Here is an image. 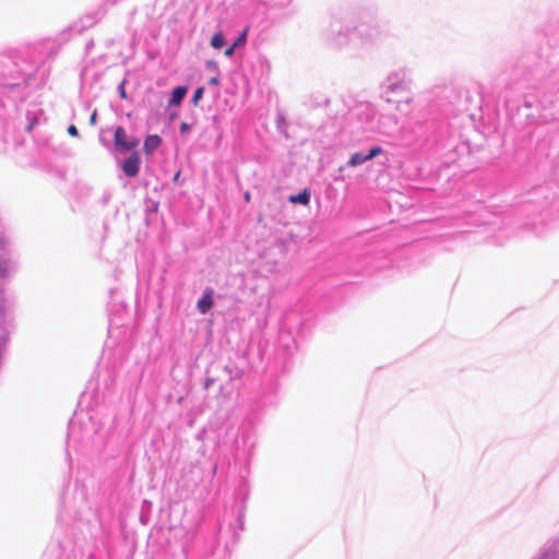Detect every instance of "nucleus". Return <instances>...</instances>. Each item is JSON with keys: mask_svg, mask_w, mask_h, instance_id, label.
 Instances as JSON below:
<instances>
[{"mask_svg": "<svg viewBox=\"0 0 559 559\" xmlns=\"http://www.w3.org/2000/svg\"><path fill=\"white\" fill-rule=\"evenodd\" d=\"M354 16H344L333 19L326 31L325 36L331 45L337 48L352 47L354 36Z\"/></svg>", "mask_w": 559, "mask_h": 559, "instance_id": "f257e3e1", "label": "nucleus"}, {"mask_svg": "<svg viewBox=\"0 0 559 559\" xmlns=\"http://www.w3.org/2000/svg\"><path fill=\"white\" fill-rule=\"evenodd\" d=\"M353 48H368L378 44L382 37L380 27L372 20L354 16Z\"/></svg>", "mask_w": 559, "mask_h": 559, "instance_id": "f03ea898", "label": "nucleus"}, {"mask_svg": "<svg viewBox=\"0 0 559 559\" xmlns=\"http://www.w3.org/2000/svg\"><path fill=\"white\" fill-rule=\"evenodd\" d=\"M140 140L135 136H128L122 127H117L115 130V145L120 152H129L136 147Z\"/></svg>", "mask_w": 559, "mask_h": 559, "instance_id": "7ed1b4c3", "label": "nucleus"}, {"mask_svg": "<svg viewBox=\"0 0 559 559\" xmlns=\"http://www.w3.org/2000/svg\"><path fill=\"white\" fill-rule=\"evenodd\" d=\"M85 418H87L88 421L93 420V417L91 415L85 414L83 412L80 413L79 415H76V419L71 421V424H70V433L71 435H74L78 423L83 425V421ZM97 432H98V427H95L94 424H92L90 427L86 423H84L83 432H82L83 438L90 439V438H92L93 435H95Z\"/></svg>", "mask_w": 559, "mask_h": 559, "instance_id": "20e7f679", "label": "nucleus"}, {"mask_svg": "<svg viewBox=\"0 0 559 559\" xmlns=\"http://www.w3.org/2000/svg\"><path fill=\"white\" fill-rule=\"evenodd\" d=\"M382 151L383 150L380 146H374V147L370 148L367 153H364V152L354 153L348 160V166H350V167L359 166V165L379 156L382 153Z\"/></svg>", "mask_w": 559, "mask_h": 559, "instance_id": "39448f33", "label": "nucleus"}, {"mask_svg": "<svg viewBox=\"0 0 559 559\" xmlns=\"http://www.w3.org/2000/svg\"><path fill=\"white\" fill-rule=\"evenodd\" d=\"M559 537L548 540L539 550L535 559H558Z\"/></svg>", "mask_w": 559, "mask_h": 559, "instance_id": "423d86ee", "label": "nucleus"}, {"mask_svg": "<svg viewBox=\"0 0 559 559\" xmlns=\"http://www.w3.org/2000/svg\"><path fill=\"white\" fill-rule=\"evenodd\" d=\"M141 159L138 153H132L122 163V170L128 177H135L140 171Z\"/></svg>", "mask_w": 559, "mask_h": 559, "instance_id": "0eeeda50", "label": "nucleus"}, {"mask_svg": "<svg viewBox=\"0 0 559 559\" xmlns=\"http://www.w3.org/2000/svg\"><path fill=\"white\" fill-rule=\"evenodd\" d=\"M213 294L214 292L212 288H206L203 292L202 297L199 299L197 304V308L200 313L205 314L211 309V307L213 306Z\"/></svg>", "mask_w": 559, "mask_h": 559, "instance_id": "6e6552de", "label": "nucleus"}, {"mask_svg": "<svg viewBox=\"0 0 559 559\" xmlns=\"http://www.w3.org/2000/svg\"><path fill=\"white\" fill-rule=\"evenodd\" d=\"M16 270V263L9 258H0V278H5Z\"/></svg>", "mask_w": 559, "mask_h": 559, "instance_id": "1a4fd4ad", "label": "nucleus"}, {"mask_svg": "<svg viewBox=\"0 0 559 559\" xmlns=\"http://www.w3.org/2000/svg\"><path fill=\"white\" fill-rule=\"evenodd\" d=\"M44 116V112L40 108H34L32 110H28L26 114V118L28 120V123L26 126V130L31 132L33 128L38 124Z\"/></svg>", "mask_w": 559, "mask_h": 559, "instance_id": "9d476101", "label": "nucleus"}, {"mask_svg": "<svg viewBox=\"0 0 559 559\" xmlns=\"http://www.w3.org/2000/svg\"><path fill=\"white\" fill-rule=\"evenodd\" d=\"M162 144V139L157 134H151L146 136L144 144H143V151L145 154L151 155L156 151V148Z\"/></svg>", "mask_w": 559, "mask_h": 559, "instance_id": "9b49d317", "label": "nucleus"}, {"mask_svg": "<svg viewBox=\"0 0 559 559\" xmlns=\"http://www.w3.org/2000/svg\"><path fill=\"white\" fill-rule=\"evenodd\" d=\"M188 90L186 86H177L171 93V97L168 102V106H178L185 98Z\"/></svg>", "mask_w": 559, "mask_h": 559, "instance_id": "f8f14e48", "label": "nucleus"}, {"mask_svg": "<svg viewBox=\"0 0 559 559\" xmlns=\"http://www.w3.org/2000/svg\"><path fill=\"white\" fill-rule=\"evenodd\" d=\"M311 193L308 189L302 190L298 194H293L288 198L290 203L308 205L310 202Z\"/></svg>", "mask_w": 559, "mask_h": 559, "instance_id": "ddd939ff", "label": "nucleus"}, {"mask_svg": "<svg viewBox=\"0 0 559 559\" xmlns=\"http://www.w3.org/2000/svg\"><path fill=\"white\" fill-rule=\"evenodd\" d=\"M225 45V38L221 32L213 35L211 46L215 49H221Z\"/></svg>", "mask_w": 559, "mask_h": 559, "instance_id": "4468645a", "label": "nucleus"}, {"mask_svg": "<svg viewBox=\"0 0 559 559\" xmlns=\"http://www.w3.org/2000/svg\"><path fill=\"white\" fill-rule=\"evenodd\" d=\"M204 94V87H198L192 96V104L197 105Z\"/></svg>", "mask_w": 559, "mask_h": 559, "instance_id": "2eb2a0df", "label": "nucleus"}, {"mask_svg": "<svg viewBox=\"0 0 559 559\" xmlns=\"http://www.w3.org/2000/svg\"><path fill=\"white\" fill-rule=\"evenodd\" d=\"M246 32H243L236 40L235 43L233 44L234 47H239V46H242L245 45L246 43Z\"/></svg>", "mask_w": 559, "mask_h": 559, "instance_id": "dca6fc26", "label": "nucleus"}, {"mask_svg": "<svg viewBox=\"0 0 559 559\" xmlns=\"http://www.w3.org/2000/svg\"><path fill=\"white\" fill-rule=\"evenodd\" d=\"M68 133L72 136H78L79 135L78 128L73 124L69 126Z\"/></svg>", "mask_w": 559, "mask_h": 559, "instance_id": "f3484780", "label": "nucleus"}, {"mask_svg": "<svg viewBox=\"0 0 559 559\" xmlns=\"http://www.w3.org/2000/svg\"><path fill=\"white\" fill-rule=\"evenodd\" d=\"M8 242L9 241H8L7 237L2 233H0V249L5 248Z\"/></svg>", "mask_w": 559, "mask_h": 559, "instance_id": "a211bd4d", "label": "nucleus"}, {"mask_svg": "<svg viewBox=\"0 0 559 559\" xmlns=\"http://www.w3.org/2000/svg\"><path fill=\"white\" fill-rule=\"evenodd\" d=\"M235 48L233 45L225 50V56L230 58L234 55Z\"/></svg>", "mask_w": 559, "mask_h": 559, "instance_id": "6ab92c4d", "label": "nucleus"}, {"mask_svg": "<svg viewBox=\"0 0 559 559\" xmlns=\"http://www.w3.org/2000/svg\"><path fill=\"white\" fill-rule=\"evenodd\" d=\"M189 129H190V126H189L188 123L182 122V123L180 124V132H181V133H186V132H188V131H189Z\"/></svg>", "mask_w": 559, "mask_h": 559, "instance_id": "aec40b11", "label": "nucleus"}, {"mask_svg": "<svg viewBox=\"0 0 559 559\" xmlns=\"http://www.w3.org/2000/svg\"><path fill=\"white\" fill-rule=\"evenodd\" d=\"M96 119H97V112L94 111L92 115H91V118H90V122L91 124H95L96 123Z\"/></svg>", "mask_w": 559, "mask_h": 559, "instance_id": "412c9836", "label": "nucleus"}, {"mask_svg": "<svg viewBox=\"0 0 559 559\" xmlns=\"http://www.w3.org/2000/svg\"><path fill=\"white\" fill-rule=\"evenodd\" d=\"M210 83H211V84H217V83H218V79H216V78H212V79L210 80Z\"/></svg>", "mask_w": 559, "mask_h": 559, "instance_id": "4be33fe9", "label": "nucleus"}, {"mask_svg": "<svg viewBox=\"0 0 559 559\" xmlns=\"http://www.w3.org/2000/svg\"><path fill=\"white\" fill-rule=\"evenodd\" d=\"M243 198H245V200H246L247 202H249V201H250V193H249V192H246V193H245V195H243Z\"/></svg>", "mask_w": 559, "mask_h": 559, "instance_id": "5701e85b", "label": "nucleus"}, {"mask_svg": "<svg viewBox=\"0 0 559 559\" xmlns=\"http://www.w3.org/2000/svg\"><path fill=\"white\" fill-rule=\"evenodd\" d=\"M120 95H121V97H124V96H126V93H124V88H123V86H120Z\"/></svg>", "mask_w": 559, "mask_h": 559, "instance_id": "b1692460", "label": "nucleus"}, {"mask_svg": "<svg viewBox=\"0 0 559 559\" xmlns=\"http://www.w3.org/2000/svg\"><path fill=\"white\" fill-rule=\"evenodd\" d=\"M179 176H180V173H177L175 176H174V181H177L179 179Z\"/></svg>", "mask_w": 559, "mask_h": 559, "instance_id": "393cba45", "label": "nucleus"}]
</instances>
